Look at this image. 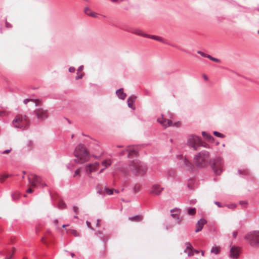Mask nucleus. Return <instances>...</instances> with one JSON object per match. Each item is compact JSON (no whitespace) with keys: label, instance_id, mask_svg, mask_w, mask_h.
Listing matches in <instances>:
<instances>
[{"label":"nucleus","instance_id":"nucleus-1","mask_svg":"<svg viewBox=\"0 0 259 259\" xmlns=\"http://www.w3.org/2000/svg\"><path fill=\"white\" fill-rule=\"evenodd\" d=\"M74 155L76 163L82 164L90 159V153L87 147L83 144L78 145L74 151Z\"/></svg>","mask_w":259,"mask_h":259},{"label":"nucleus","instance_id":"nucleus-2","mask_svg":"<svg viewBox=\"0 0 259 259\" xmlns=\"http://www.w3.org/2000/svg\"><path fill=\"white\" fill-rule=\"evenodd\" d=\"M128 168L130 171L137 175H143L147 170V166L138 160L131 161L128 164Z\"/></svg>","mask_w":259,"mask_h":259},{"label":"nucleus","instance_id":"nucleus-3","mask_svg":"<svg viewBox=\"0 0 259 259\" xmlns=\"http://www.w3.org/2000/svg\"><path fill=\"white\" fill-rule=\"evenodd\" d=\"M13 125L15 128H26L29 125V120L25 115H17L12 121Z\"/></svg>","mask_w":259,"mask_h":259},{"label":"nucleus","instance_id":"nucleus-4","mask_svg":"<svg viewBox=\"0 0 259 259\" xmlns=\"http://www.w3.org/2000/svg\"><path fill=\"white\" fill-rule=\"evenodd\" d=\"M244 239L252 247H259V231L253 230L248 232L244 236Z\"/></svg>","mask_w":259,"mask_h":259},{"label":"nucleus","instance_id":"nucleus-5","mask_svg":"<svg viewBox=\"0 0 259 259\" xmlns=\"http://www.w3.org/2000/svg\"><path fill=\"white\" fill-rule=\"evenodd\" d=\"M210 155L208 152L198 153L195 156L194 159L195 164L199 167H203L206 165Z\"/></svg>","mask_w":259,"mask_h":259},{"label":"nucleus","instance_id":"nucleus-6","mask_svg":"<svg viewBox=\"0 0 259 259\" xmlns=\"http://www.w3.org/2000/svg\"><path fill=\"white\" fill-rule=\"evenodd\" d=\"M210 164L214 173L218 175H220L222 171L223 166L222 159L221 158H217L216 159L211 160Z\"/></svg>","mask_w":259,"mask_h":259},{"label":"nucleus","instance_id":"nucleus-7","mask_svg":"<svg viewBox=\"0 0 259 259\" xmlns=\"http://www.w3.org/2000/svg\"><path fill=\"white\" fill-rule=\"evenodd\" d=\"M187 144L189 146L196 150L201 145V141L198 136L191 135L188 137Z\"/></svg>","mask_w":259,"mask_h":259},{"label":"nucleus","instance_id":"nucleus-8","mask_svg":"<svg viewBox=\"0 0 259 259\" xmlns=\"http://www.w3.org/2000/svg\"><path fill=\"white\" fill-rule=\"evenodd\" d=\"M100 163L98 162L87 163L84 166L85 171L90 178L92 177V174L96 172L99 169Z\"/></svg>","mask_w":259,"mask_h":259},{"label":"nucleus","instance_id":"nucleus-9","mask_svg":"<svg viewBox=\"0 0 259 259\" xmlns=\"http://www.w3.org/2000/svg\"><path fill=\"white\" fill-rule=\"evenodd\" d=\"M29 184L30 187H36L37 184H40L44 186H46L45 184L41 183V178L35 174H30L28 176Z\"/></svg>","mask_w":259,"mask_h":259},{"label":"nucleus","instance_id":"nucleus-10","mask_svg":"<svg viewBox=\"0 0 259 259\" xmlns=\"http://www.w3.org/2000/svg\"><path fill=\"white\" fill-rule=\"evenodd\" d=\"M35 115L37 119L44 120L48 117V111L42 108H39L34 111Z\"/></svg>","mask_w":259,"mask_h":259},{"label":"nucleus","instance_id":"nucleus-11","mask_svg":"<svg viewBox=\"0 0 259 259\" xmlns=\"http://www.w3.org/2000/svg\"><path fill=\"white\" fill-rule=\"evenodd\" d=\"M240 253V248L238 247L232 246L230 249V256L232 258H237Z\"/></svg>","mask_w":259,"mask_h":259},{"label":"nucleus","instance_id":"nucleus-12","mask_svg":"<svg viewBox=\"0 0 259 259\" xmlns=\"http://www.w3.org/2000/svg\"><path fill=\"white\" fill-rule=\"evenodd\" d=\"M185 245L186 247L184 252L187 253L188 256H191L194 255V253H198L199 251L198 250H193V247L189 242L186 243Z\"/></svg>","mask_w":259,"mask_h":259},{"label":"nucleus","instance_id":"nucleus-13","mask_svg":"<svg viewBox=\"0 0 259 259\" xmlns=\"http://www.w3.org/2000/svg\"><path fill=\"white\" fill-rule=\"evenodd\" d=\"M157 121L164 128H166L168 126H171L172 124V121L163 118V117L158 118Z\"/></svg>","mask_w":259,"mask_h":259},{"label":"nucleus","instance_id":"nucleus-14","mask_svg":"<svg viewBox=\"0 0 259 259\" xmlns=\"http://www.w3.org/2000/svg\"><path fill=\"white\" fill-rule=\"evenodd\" d=\"M128 157L136 156L138 153V148L134 146H129L126 148Z\"/></svg>","mask_w":259,"mask_h":259},{"label":"nucleus","instance_id":"nucleus-15","mask_svg":"<svg viewBox=\"0 0 259 259\" xmlns=\"http://www.w3.org/2000/svg\"><path fill=\"white\" fill-rule=\"evenodd\" d=\"M163 190V188H161L159 185H154L152 186L150 193L151 194L158 195Z\"/></svg>","mask_w":259,"mask_h":259},{"label":"nucleus","instance_id":"nucleus-16","mask_svg":"<svg viewBox=\"0 0 259 259\" xmlns=\"http://www.w3.org/2000/svg\"><path fill=\"white\" fill-rule=\"evenodd\" d=\"M206 223H207V221L205 219H201L199 220L196 225V229L195 230V232H198L200 231L202 229L203 226L205 224H206Z\"/></svg>","mask_w":259,"mask_h":259},{"label":"nucleus","instance_id":"nucleus-17","mask_svg":"<svg viewBox=\"0 0 259 259\" xmlns=\"http://www.w3.org/2000/svg\"><path fill=\"white\" fill-rule=\"evenodd\" d=\"M136 99V97L135 96H132L129 97L127 101L128 106L133 110L135 109V107L134 105V103L135 102Z\"/></svg>","mask_w":259,"mask_h":259},{"label":"nucleus","instance_id":"nucleus-18","mask_svg":"<svg viewBox=\"0 0 259 259\" xmlns=\"http://www.w3.org/2000/svg\"><path fill=\"white\" fill-rule=\"evenodd\" d=\"M84 13L88 16L96 18L97 16V14L93 12L89 8L86 7L84 9Z\"/></svg>","mask_w":259,"mask_h":259},{"label":"nucleus","instance_id":"nucleus-19","mask_svg":"<svg viewBox=\"0 0 259 259\" xmlns=\"http://www.w3.org/2000/svg\"><path fill=\"white\" fill-rule=\"evenodd\" d=\"M134 34L147 37V34H145L142 30L139 29H134L132 31Z\"/></svg>","mask_w":259,"mask_h":259},{"label":"nucleus","instance_id":"nucleus-20","mask_svg":"<svg viewBox=\"0 0 259 259\" xmlns=\"http://www.w3.org/2000/svg\"><path fill=\"white\" fill-rule=\"evenodd\" d=\"M116 94L118 98L122 100H124L126 97V95L123 93V89H120L116 91Z\"/></svg>","mask_w":259,"mask_h":259},{"label":"nucleus","instance_id":"nucleus-21","mask_svg":"<svg viewBox=\"0 0 259 259\" xmlns=\"http://www.w3.org/2000/svg\"><path fill=\"white\" fill-rule=\"evenodd\" d=\"M83 69V66H80L77 69V75L76 77V79L81 78L84 75V73L82 72Z\"/></svg>","mask_w":259,"mask_h":259},{"label":"nucleus","instance_id":"nucleus-22","mask_svg":"<svg viewBox=\"0 0 259 259\" xmlns=\"http://www.w3.org/2000/svg\"><path fill=\"white\" fill-rule=\"evenodd\" d=\"M202 135L205 139L209 142L212 141L214 140L213 138L211 135L206 133L205 132H202Z\"/></svg>","mask_w":259,"mask_h":259},{"label":"nucleus","instance_id":"nucleus-23","mask_svg":"<svg viewBox=\"0 0 259 259\" xmlns=\"http://www.w3.org/2000/svg\"><path fill=\"white\" fill-rule=\"evenodd\" d=\"M142 219H143L142 217L140 216V215H136V216L130 217L128 218V220L130 221H133V222H141L142 220Z\"/></svg>","mask_w":259,"mask_h":259},{"label":"nucleus","instance_id":"nucleus-24","mask_svg":"<svg viewBox=\"0 0 259 259\" xmlns=\"http://www.w3.org/2000/svg\"><path fill=\"white\" fill-rule=\"evenodd\" d=\"M31 101L35 103L36 106L41 104V102L38 99H25L24 101V103L27 104L28 102Z\"/></svg>","mask_w":259,"mask_h":259},{"label":"nucleus","instance_id":"nucleus-25","mask_svg":"<svg viewBox=\"0 0 259 259\" xmlns=\"http://www.w3.org/2000/svg\"><path fill=\"white\" fill-rule=\"evenodd\" d=\"M147 37L152 38L153 39L157 40L160 42L163 41V39L162 37L158 36H156V35H150L147 34Z\"/></svg>","mask_w":259,"mask_h":259},{"label":"nucleus","instance_id":"nucleus-26","mask_svg":"<svg viewBox=\"0 0 259 259\" xmlns=\"http://www.w3.org/2000/svg\"><path fill=\"white\" fill-rule=\"evenodd\" d=\"M111 160L109 159L103 160L102 162V165L105 168H107L111 164Z\"/></svg>","mask_w":259,"mask_h":259},{"label":"nucleus","instance_id":"nucleus-27","mask_svg":"<svg viewBox=\"0 0 259 259\" xmlns=\"http://www.w3.org/2000/svg\"><path fill=\"white\" fill-rule=\"evenodd\" d=\"M66 233L68 234H73L74 236L77 237L79 236L78 234L77 233V231L74 229H66Z\"/></svg>","mask_w":259,"mask_h":259},{"label":"nucleus","instance_id":"nucleus-28","mask_svg":"<svg viewBox=\"0 0 259 259\" xmlns=\"http://www.w3.org/2000/svg\"><path fill=\"white\" fill-rule=\"evenodd\" d=\"M220 251V247L218 246H213L212 247L211 249V252L212 253H214L215 254H218L219 253Z\"/></svg>","mask_w":259,"mask_h":259},{"label":"nucleus","instance_id":"nucleus-29","mask_svg":"<svg viewBox=\"0 0 259 259\" xmlns=\"http://www.w3.org/2000/svg\"><path fill=\"white\" fill-rule=\"evenodd\" d=\"M188 214L190 215H194L196 213V209L195 208H189L187 209Z\"/></svg>","mask_w":259,"mask_h":259},{"label":"nucleus","instance_id":"nucleus-30","mask_svg":"<svg viewBox=\"0 0 259 259\" xmlns=\"http://www.w3.org/2000/svg\"><path fill=\"white\" fill-rule=\"evenodd\" d=\"M115 192L116 193H118V191L114 190V189H110L108 188L105 189V192L108 195H112L113 193V192Z\"/></svg>","mask_w":259,"mask_h":259},{"label":"nucleus","instance_id":"nucleus-31","mask_svg":"<svg viewBox=\"0 0 259 259\" xmlns=\"http://www.w3.org/2000/svg\"><path fill=\"white\" fill-rule=\"evenodd\" d=\"M141 187V186L140 184H136L134 187V192H135V193L139 192L140 191Z\"/></svg>","mask_w":259,"mask_h":259},{"label":"nucleus","instance_id":"nucleus-32","mask_svg":"<svg viewBox=\"0 0 259 259\" xmlns=\"http://www.w3.org/2000/svg\"><path fill=\"white\" fill-rule=\"evenodd\" d=\"M10 177V175H2L0 177V182L1 183H4L5 180L7 179L8 178H9Z\"/></svg>","mask_w":259,"mask_h":259},{"label":"nucleus","instance_id":"nucleus-33","mask_svg":"<svg viewBox=\"0 0 259 259\" xmlns=\"http://www.w3.org/2000/svg\"><path fill=\"white\" fill-rule=\"evenodd\" d=\"M15 250V248H13V251L12 253L8 252L7 256L6 257V259H11L13 257L14 252Z\"/></svg>","mask_w":259,"mask_h":259},{"label":"nucleus","instance_id":"nucleus-34","mask_svg":"<svg viewBox=\"0 0 259 259\" xmlns=\"http://www.w3.org/2000/svg\"><path fill=\"white\" fill-rule=\"evenodd\" d=\"M80 171H81V170L80 168H78V169H76V170L74 172L73 177L75 178L77 176H78L79 177H80Z\"/></svg>","mask_w":259,"mask_h":259},{"label":"nucleus","instance_id":"nucleus-35","mask_svg":"<svg viewBox=\"0 0 259 259\" xmlns=\"http://www.w3.org/2000/svg\"><path fill=\"white\" fill-rule=\"evenodd\" d=\"M19 196H20V194H19V193H18L17 192H14L12 194V197H13V199H14V200L18 199L19 198Z\"/></svg>","mask_w":259,"mask_h":259},{"label":"nucleus","instance_id":"nucleus-36","mask_svg":"<svg viewBox=\"0 0 259 259\" xmlns=\"http://www.w3.org/2000/svg\"><path fill=\"white\" fill-rule=\"evenodd\" d=\"M207 58H209L210 60H212V61H213L214 62H220V60L217 59V58H213L212 57H211L210 55H208V56H207Z\"/></svg>","mask_w":259,"mask_h":259},{"label":"nucleus","instance_id":"nucleus-37","mask_svg":"<svg viewBox=\"0 0 259 259\" xmlns=\"http://www.w3.org/2000/svg\"><path fill=\"white\" fill-rule=\"evenodd\" d=\"M183 161H184V163H185L186 166H187L188 167H190L191 166V164L188 161V160H187V159L185 158Z\"/></svg>","mask_w":259,"mask_h":259},{"label":"nucleus","instance_id":"nucleus-38","mask_svg":"<svg viewBox=\"0 0 259 259\" xmlns=\"http://www.w3.org/2000/svg\"><path fill=\"white\" fill-rule=\"evenodd\" d=\"M181 125V123L180 121L172 122V125L175 127H180Z\"/></svg>","mask_w":259,"mask_h":259},{"label":"nucleus","instance_id":"nucleus-39","mask_svg":"<svg viewBox=\"0 0 259 259\" xmlns=\"http://www.w3.org/2000/svg\"><path fill=\"white\" fill-rule=\"evenodd\" d=\"M213 134H214L215 136H217V137H221V138H223V137H224V136L222 134H221V133H219V132H213Z\"/></svg>","mask_w":259,"mask_h":259},{"label":"nucleus","instance_id":"nucleus-40","mask_svg":"<svg viewBox=\"0 0 259 259\" xmlns=\"http://www.w3.org/2000/svg\"><path fill=\"white\" fill-rule=\"evenodd\" d=\"M175 174V172L172 170H170L168 172V175L169 177H174Z\"/></svg>","mask_w":259,"mask_h":259},{"label":"nucleus","instance_id":"nucleus-41","mask_svg":"<svg viewBox=\"0 0 259 259\" xmlns=\"http://www.w3.org/2000/svg\"><path fill=\"white\" fill-rule=\"evenodd\" d=\"M35 187H30V185H29V188L27 189L26 192L28 193H31L33 191L32 188Z\"/></svg>","mask_w":259,"mask_h":259},{"label":"nucleus","instance_id":"nucleus-42","mask_svg":"<svg viewBox=\"0 0 259 259\" xmlns=\"http://www.w3.org/2000/svg\"><path fill=\"white\" fill-rule=\"evenodd\" d=\"M197 53L198 54H199L200 55H201V56H203L204 57H206V58H207V56H208V55L206 54H205L203 52H201V51H198Z\"/></svg>","mask_w":259,"mask_h":259},{"label":"nucleus","instance_id":"nucleus-43","mask_svg":"<svg viewBox=\"0 0 259 259\" xmlns=\"http://www.w3.org/2000/svg\"><path fill=\"white\" fill-rule=\"evenodd\" d=\"M73 210L74 212H75L76 213H77L78 212V208L76 206H74L73 207Z\"/></svg>","mask_w":259,"mask_h":259},{"label":"nucleus","instance_id":"nucleus-44","mask_svg":"<svg viewBox=\"0 0 259 259\" xmlns=\"http://www.w3.org/2000/svg\"><path fill=\"white\" fill-rule=\"evenodd\" d=\"M75 71V69L74 67H70L69 68V71L70 72H74V71Z\"/></svg>","mask_w":259,"mask_h":259},{"label":"nucleus","instance_id":"nucleus-45","mask_svg":"<svg viewBox=\"0 0 259 259\" xmlns=\"http://www.w3.org/2000/svg\"><path fill=\"white\" fill-rule=\"evenodd\" d=\"M59 205L60 208H63L65 206V203L63 202H60Z\"/></svg>","mask_w":259,"mask_h":259},{"label":"nucleus","instance_id":"nucleus-46","mask_svg":"<svg viewBox=\"0 0 259 259\" xmlns=\"http://www.w3.org/2000/svg\"><path fill=\"white\" fill-rule=\"evenodd\" d=\"M11 149L5 150V151H3L2 152V153L4 154H8L11 151Z\"/></svg>","mask_w":259,"mask_h":259},{"label":"nucleus","instance_id":"nucleus-47","mask_svg":"<svg viewBox=\"0 0 259 259\" xmlns=\"http://www.w3.org/2000/svg\"><path fill=\"white\" fill-rule=\"evenodd\" d=\"M202 77L204 78V79H205V80H208V77L206 75L204 74L202 75Z\"/></svg>","mask_w":259,"mask_h":259},{"label":"nucleus","instance_id":"nucleus-48","mask_svg":"<svg viewBox=\"0 0 259 259\" xmlns=\"http://www.w3.org/2000/svg\"><path fill=\"white\" fill-rule=\"evenodd\" d=\"M237 233H238L237 231H234L233 232V236L234 238H236V236L237 235Z\"/></svg>","mask_w":259,"mask_h":259},{"label":"nucleus","instance_id":"nucleus-49","mask_svg":"<svg viewBox=\"0 0 259 259\" xmlns=\"http://www.w3.org/2000/svg\"><path fill=\"white\" fill-rule=\"evenodd\" d=\"M87 226H88V227L89 228H91V223L87 221Z\"/></svg>","mask_w":259,"mask_h":259},{"label":"nucleus","instance_id":"nucleus-50","mask_svg":"<svg viewBox=\"0 0 259 259\" xmlns=\"http://www.w3.org/2000/svg\"><path fill=\"white\" fill-rule=\"evenodd\" d=\"M215 204H217L219 207H221L222 206L220 204V203L219 202H215Z\"/></svg>","mask_w":259,"mask_h":259},{"label":"nucleus","instance_id":"nucleus-51","mask_svg":"<svg viewBox=\"0 0 259 259\" xmlns=\"http://www.w3.org/2000/svg\"><path fill=\"white\" fill-rule=\"evenodd\" d=\"M235 207V205L232 204V205H231V206H230V207H230V208H234V207Z\"/></svg>","mask_w":259,"mask_h":259},{"label":"nucleus","instance_id":"nucleus-52","mask_svg":"<svg viewBox=\"0 0 259 259\" xmlns=\"http://www.w3.org/2000/svg\"><path fill=\"white\" fill-rule=\"evenodd\" d=\"M68 226H69V225H63L62 226V227L63 228H65V227H68Z\"/></svg>","mask_w":259,"mask_h":259},{"label":"nucleus","instance_id":"nucleus-53","mask_svg":"<svg viewBox=\"0 0 259 259\" xmlns=\"http://www.w3.org/2000/svg\"><path fill=\"white\" fill-rule=\"evenodd\" d=\"M204 254V251L201 250V255L202 256H203Z\"/></svg>","mask_w":259,"mask_h":259},{"label":"nucleus","instance_id":"nucleus-54","mask_svg":"<svg viewBox=\"0 0 259 259\" xmlns=\"http://www.w3.org/2000/svg\"><path fill=\"white\" fill-rule=\"evenodd\" d=\"M3 114H4V112L0 111V116H2Z\"/></svg>","mask_w":259,"mask_h":259},{"label":"nucleus","instance_id":"nucleus-55","mask_svg":"<svg viewBox=\"0 0 259 259\" xmlns=\"http://www.w3.org/2000/svg\"><path fill=\"white\" fill-rule=\"evenodd\" d=\"M104 170V169H101L99 172V174H101Z\"/></svg>","mask_w":259,"mask_h":259},{"label":"nucleus","instance_id":"nucleus-56","mask_svg":"<svg viewBox=\"0 0 259 259\" xmlns=\"http://www.w3.org/2000/svg\"><path fill=\"white\" fill-rule=\"evenodd\" d=\"M240 203L242 204H246V203L245 202H241Z\"/></svg>","mask_w":259,"mask_h":259},{"label":"nucleus","instance_id":"nucleus-57","mask_svg":"<svg viewBox=\"0 0 259 259\" xmlns=\"http://www.w3.org/2000/svg\"><path fill=\"white\" fill-rule=\"evenodd\" d=\"M124 151H122L121 152V155H124Z\"/></svg>","mask_w":259,"mask_h":259},{"label":"nucleus","instance_id":"nucleus-58","mask_svg":"<svg viewBox=\"0 0 259 259\" xmlns=\"http://www.w3.org/2000/svg\"><path fill=\"white\" fill-rule=\"evenodd\" d=\"M97 226H99V221H97Z\"/></svg>","mask_w":259,"mask_h":259},{"label":"nucleus","instance_id":"nucleus-59","mask_svg":"<svg viewBox=\"0 0 259 259\" xmlns=\"http://www.w3.org/2000/svg\"><path fill=\"white\" fill-rule=\"evenodd\" d=\"M71 256H72V257H73V256H74V253H71Z\"/></svg>","mask_w":259,"mask_h":259},{"label":"nucleus","instance_id":"nucleus-60","mask_svg":"<svg viewBox=\"0 0 259 259\" xmlns=\"http://www.w3.org/2000/svg\"><path fill=\"white\" fill-rule=\"evenodd\" d=\"M22 259H27V258L25 257H24Z\"/></svg>","mask_w":259,"mask_h":259},{"label":"nucleus","instance_id":"nucleus-61","mask_svg":"<svg viewBox=\"0 0 259 259\" xmlns=\"http://www.w3.org/2000/svg\"><path fill=\"white\" fill-rule=\"evenodd\" d=\"M118 147H122L121 146H117Z\"/></svg>","mask_w":259,"mask_h":259},{"label":"nucleus","instance_id":"nucleus-62","mask_svg":"<svg viewBox=\"0 0 259 259\" xmlns=\"http://www.w3.org/2000/svg\"><path fill=\"white\" fill-rule=\"evenodd\" d=\"M6 25H7V27L8 26H9V24H7V23H6Z\"/></svg>","mask_w":259,"mask_h":259},{"label":"nucleus","instance_id":"nucleus-63","mask_svg":"<svg viewBox=\"0 0 259 259\" xmlns=\"http://www.w3.org/2000/svg\"><path fill=\"white\" fill-rule=\"evenodd\" d=\"M6 25H7V27L8 26H9V24H7V23H6Z\"/></svg>","mask_w":259,"mask_h":259},{"label":"nucleus","instance_id":"nucleus-64","mask_svg":"<svg viewBox=\"0 0 259 259\" xmlns=\"http://www.w3.org/2000/svg\"><path fill=\"white\" fill-rule=\"evenodd\" d=\"M258 33L259 34V30L258 31Z\"/></svg>","mask_w":259,"mask_h":259}]
</instances>
